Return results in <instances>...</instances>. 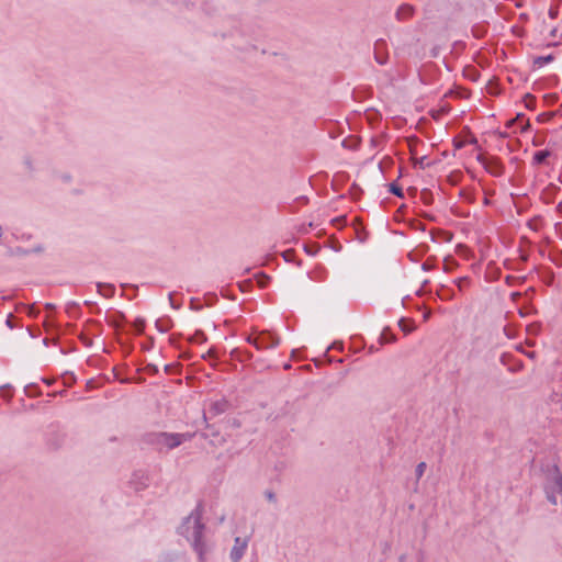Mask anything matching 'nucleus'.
I'll use <instances>...</instances> for the list:
<instances>
[{
    "label": "nucleus",
    "mask_w": 562,
    "mask_h": 562,
    "mask_svg": "<svg viewBox=\"0 0 562 562\" xmlns=\"http://www.w3.org/2000/svg\"><path fill=\"white\" fill-rule=\"evenodd\" d=\"M203 513V503L199 502L179 527V533L190 541L193 551L198 554L199 562H206V555L212 550V546L204 539L206 527L202 522Z\"/></svg>",
    "instance_id": "1"
},
{
    "label": "nucleus",
    "mask_w": 562,
    "mask_h": 562,
    "mask_svg": "<svg viewBox=\"0 0 562 562\" xmlns=\"http://www.w3.org/2000/svg\"><path fill=\"white\" fill-rule=\"evenodd\" d=\"M543 490L547 499L552 505H557V495H562V474L557 464L547 467Z\"/></svg>",
    "instance_id": "2"
},
{
    "label": "nucleus",
    "mask_w": 562,
    "mask_h": 562,
    "mask_svg": "<svg viewBox=\"0 0 562 562\" xmlns=\"http://www.w3.org/2000/svg\"><path fill=\"white\" fill-rule=\"evenodd\" d=\"M194 432H155L150 435V442L157 447H166L175 449L186 441H190L194 437Z\"/></svg>",
    "instance_id": "3"
},
{
    "label": "nucleus",
    "mask_w": 562,
    "mask_h": 562,
    "mask_svg": "<svg viewBox=\"0 0 562 562\" xmlns=\"http://www.w3.org/2000/svg\"><path fill=\"white\" fill-rule=\"evenodd\" d=\"M246 340H247V342L254 345L256 347V349H258V350L274 348L280 342L279 337L272 335L268 330H262V331L258 333V335L255 337L250 335L247 337Z\"/></svg>",
    "instance_id": "4"
},
{
    "label": "nucleus",
    "mask_w": 562,
    "mask_h": 562,
    "mask_svg": "<svg viewBox=\"0 0 562 562\" xmlns=\"http://www.w3.org/2000/svg\"><path fill=\"white\" fill-rule=\"evenodd\" d=\"M477 160L483 165L484 169L495 177H501L504 172V167L501 164L499 159L496 157L485 158L483 156H479Z\"/></svg>",
    "instance_id": "5"
},
{
    "label": "nucleus",
    "mask_w": 562,
    "mask_h": 562,
    "mask_svg": "<svg viewBox=\"0 0 562 562\" xmlns=\"http://www.w3.org/2000/svg\"><path fill=\"white\" fill-rule=\"evenodd\" d=\"M247 547L248 538L236 537L229 554L232 562H239L244 557Z\"/></svg>",
    "instance_id": "6"
},
{
    "label": "nucleus",
    "mask_w": 562,
    "mask_h": 562,
    "mask_svg": "<svg viewBox=\"0 0 562 562\" xmlns=\"http://www.w3.org/2000/svg\"><path fill=\"white\" fill-rule=\"evenodd\" d=\"M374 59L380 65H385L389 59L387 44L385 40L379 38L374 43Z\"/></svg>",
    "instance_id": "7"
},
{
    "label": "nucleus",
    "mask_w": 562,
    "mask_h": 562,
    "mask_svg": "<svg viewBox=\"0 0 562 562\" xmlns=\"http://www.w3.org/2000/svg\"><path fill=\"white\" fill-rule=\"evenodd\" d=\"M229 408V402L226 398H221L211 403L209 413L214 417L226 413Z\"/></svg>",
    "instance_id": "8"
},
{
    "label": "nucleus",
    "mask_w": 562,
    "mask_h": 562,
    "mask_svg": "<svg viewBox=\"0 0 562 562\" xmlns=\"http://www.w3.org/2000/svg\"><path fill=\"white\" fill-rule=\"evenodd\" d=\"M415 8L412 4L404 3L398 7L395 13V18L398 21H406L414 15Z\"/></svg>",
    "instance_id": "9"
},
{
    "label": "nucleus",
    "mask_w": 562,
    "mask_h": 562,
    "mask_svg": "<svg viewBox=\"0 0 562 562\" xmlns=\"http://www.w3.org/2000/svg\"><path fill=\"white\" fill-rule=\"evenodd\" d=\"M132 483L135 484L136 490L144 488L148 484V476L143 471L134 472L133 477H132Z\"/></svg>",
    "instance_id": "10"
},
{
    "label": "nucleus",
    "mask_w": 562,
    "mask_h": 562,
    "mask_svg": "<svg viewBox=\"0 0 562 562\" xmlns=\"http://www.w3.org/2000/svg\"><path fill=\"white\" fill-rule=\"evenodd\" d=\"M98 292L104 297H111L114 295L115 288L109 283H97Z\"/></svg>",
    "instance_id": "11"
},
{
    "label": "nucleus",
    "mask_w": 562,
    "mask_h": 562,
    "mask_svg": "<svg viewBox=\"0 0 562 562\" xmlns=\"http://www.w3.org/2000/svg\"><path fill=\"white\" fill-rule=\"evenodd\" d=\"M551 156V151L548 149L538 150L533 154V164L542 165L547 161V159Z\"/></svg>",
    "instance_id": "12"
},
{
    "label": "nucleus",
    "mask_w": 562,
    "mask_h": 562,
    "mask_svg": "<svg viewBox=\"0 0 562 562\" xmlns=\"http://www.w3.org/2000/svg\"><path fill=\"white\" fill-rule=\"evenodd\" d=\"M396 340L395 335L391 331L389 327H385L380 336L381 344L394 342Z\"/></svg>",
    "instance_id": "13"
},
{
    "label": "nucleus",
    "mask_w": 562,
    "mask_h": 562,
    "mask_svg": "<svg viewBox=\"0 0 562 562\" xmlns=\"http://www.w3.org/2000/svg\"><path fill=\"white\" fill-rule=\"evenodd\" d=\"M398 326L406 334L412 333L415 329L413 322H408L406 318H401L398 321Z\"/></svg>",
    "instance_id": "14"
},
{
    "label": "nucleus",
    "mask_w": 562,
    "mask_h": 562,
    "mask_svg": "<svg viewBox=\"0 0 562 562\" xmlns=\"http://www.w3.org/2000/svg\"><path fill=\"white\" fill-rule=\"evenodd\" d=\"M257 283L260 288H266L270 281V277L263 272H259L255 276Z\"/></svg>",
    "instance_id": "15"
},
{
    "label": "nucleus",
    "mask_w": 562,
    "mask_h": 562,
    "mask_svg": "<svg viewBox=\"0 0 562 562\" xmlns=\"http://www.w3.org/2000/svg\"><path fill=\"white\" fill-rule=\"evenodd\" d=\"M553 60V56L552 55H548V56H538L533 59V64L538 67H542L543 65L550 63Z\"/></svg>",
    "instance_id": "16"
},
{
    "label": "nucleus",
    "mask_w": 562,
    "mask_h": 562,
    "mask_svg": "<svg viewBox=\"0 0 562 562\" xmlns=\"http://www.w3.org/2000/svg\"><path fill=\"white\" fill-rule=\"evenodd\" d=\"M524 102H525V105L528 110H535L536 108V98L530 94V93H526L525 97H524Z\"/></svg>",
    "instance_id": "17"
},
{
    "label": "nucleus",
    "mask_w": 562,
    "mask_h": 562,
    "mask_svg": "<svg viewBox=\"0 0 562 562\" xmlns=\"http://www.w3.org/2000/svg\"><path fill=\"white\" fill-rule=\"evenodd\" d=\"M156 327L158 328L159 331L167 333L171 327L170 319H166V321L158 319L156 322Z\"/></svg>",
    "instance_id": "18"
},
{
    "label": "nucleus",
    "mask_w": 562,
    "mask_h": 562,
    "mask_svg": "<svg viewBox=\"0 0 562 562\" xmlns=\"http://www.w3.org/2000/svg\"><path fill=\"white\" fill-rule=\"evenodd\" d=\"M389 191L398 198H404L402 188L394 182L389 186Z\"/></svg>",
    "instance_id": "19"
},
{
    "label": "nucleus",
    "mask_w": 562,
    "mask_h": 562,
    "mask_svg": "<svg viewBox=\"0 0 562 562\" xmlns=\"http://www.w3.org/2000/svg\"><path fill=\"white\" fill-rule=\"evenodd\" d=\"M553 115H554L553 112L541 113L538 115L537 121L540 123H544V122L550 121L553 117Z\"/></svg>",
    "instance_id": "20"
},
{
    "label": "nucleus",
    "mask_w": 562,
    "mask_h": 562,
    "mask_svg": "<svg viewBox=\"0 0 562 562\" xmlns=\"http://www.w3.org/2000/svg\"><path fill=\"white\" fill-rule=\"evenodd\" d=\"M191 340H192V341H195V342H200V344H202V342L206 341V336L204 335V333H203V331L198 330V331L194 334V336L192 337V339H191Z\"/></svg>",
    "instance_id": "21"
},
{
    "label": "nucleus",
    "mask_w": 562,
    "mask_h": 562,
    "mask_svg": "<svg viewBox=\"0 0 562 562\" xmlns=\"http://www.w3.org/2000/svg\"><path fill=\"white\" fill-rule=\"evenodd\" d=\"M10 254L18 256H27L31 254V250L22 247H16L14 250H10Z\"/></svg>",
    "instance_id": "22"
},
{
    "label": "nucleus",
    "mask_w": 562,
    "mask_h": 562,
    "mask_svg": "<svg viewBox=\"0 0 562 562\" xmlns=\"http://www.w3.org/2000/svg\"><path fill=\"white\" fill-rule=\"evenodd\" d=\"M304 250L306 251V254L311 255V256H314L317 254V251L319 250V246L317 244H313L311 246H305L304 247Z\"/></svg>",
    "instance_id": "23"
},
{
    "label": "nucleus",
    "mask_w": 562,
    "mask_h": 562,
    "mask_svg": "<svg viewBox=\"0 0 562 562\" xmlns=\"http://www.w3.org/2000/svg\"><path fill=\"white\" fill-rule=\"evenodd\" d=\"M426 467L427 465H426L425 462H420V463L417 464V467H416V476H417L418 480L424 475Z\"/></svg>",
    "instance_id": "24"
},
{
    "label": "nucleus",
    "mask_w": 562,
    "mask_h": 562,
    "mask_svg": "<svg viewBox=\"0 0 562 562\" xmlns=\"http://www.w3.org/2000/svg\"><path fill=\"white\" fill-rule=\"evenodd\" d=\"M285 261H292L294 259L295 252L293 249H288L282 254Z\"/></svg>",
    "instance_id": "25"
},
{
    "label": "nucleus",
    "mask_w": 562,
    "mask_h": 562,
    "mask_svg": "<svg viewBox=\"0 0 562 562\" xmlns=\"http://www.w3.org/2000/svg\"><path fill=\"white\" fill-rule=\"evenodd\" d=\"M265 496L267 498L268 502L270 503H276L277 502V496L274 494V492L268 490L265 492Z\"/></svg>",
    "instance_id": "26"
},
{
    "label": "nucleus",
    "mask_w": 562,
    "mask_h": 562,
    "mask_svg": "<svg viewBox=\"0 0 562 562\" xmlns=\"http://www.w3.org/2000/svg\"><path fill=\"white\" fill-rule=\"evenodd\" d=\"M422 200L424 203L429 204L431 202V193L428 190L422 192Z\"/></svg>",
    "instance_id": "27"
},
{
    "label": "nucleus",
    "mask_w": 562,
    "mask_h": 562,
    "mask_svg": "<svg viewBox=\"0 0 562 562\" xmlns=\"http://www.w3.org/2000/svg\"><path fill=\"white\" fill-rule=\"evenodd\" d=\"M5 324L7 326L10 328V329H13L16 327V325L14 324V316L12 314H10L5 321Z\"/></svg>",
    "instance_id": "28"
},
{
    "label": "nucleus",
    "mask_w": 562,
    "mask_h": 562,
    "mask_svg": "<svg viewBox=\"0 0 562 562\" xmlns=\"http://www.w3.org/2000/svg\"><path fill=\"white\" fill-rule=\"evenodd\" d=\"M203 419L205 422V427L211 430V435L212 436H217L218 431L214 430L213 427L210 424H207V417H206L205 413L203 414Z\"/></svg>",
    "instance_id": "29"
},
{
    "label": "nucleus",
    "mask_w": 562,
    "mask_h": 562,
    "mask_svg": "<svg viewBox=\"0 0 562 562\" xmlns=\"http://www.w3.org/2000/svg\"><path fill=\"white\" fill-rule=\"evenodd\" d=\"M145 326V322L143 319H137L135 327L138 333H142Z\"/></svg>",
    "instance_id": "30"
},
{
    "label": "nucleus",
    "mask_w": 562,
    "mask_h": 562,
    "mask_svg": "<svg viewBox=\"0 0 562 562\" xmlns=\"http://www.w3.org/2000/svg\"><path fill=\"white\" fill-rule=\"evenodd\" d=\"M524 117V114L518 113L515 119L508 121L507 126H513L517 121L521 120Z\"/></svg>",
    "instance_id": "31"
},
{
    "label": "nucleus",
    "mask_w": 562,
    "mask_h": 562,
    "mask_svg": "<svg viewBox=\"0 0 562 562\" xmlns=\"http://www.w3.org/2000/svg\"><path fill=\"white\" fill-rule=\"evenodd\" d=\"M169 301H170L171 307H173L175 310H179L180 308L181 305L175 303L173 297H172V293L169 294Z\"/></svg>",
    "instance_id": "32"
},
{
    "label": "nucleus",
    "mask_w": 562,
    "mask_h": 562,
    "mask_svg": "<svg viewBox=\"0 0 562 562\" xmlns=\"http://www.w3.org/2000/svg\"><path fill=\"white\" fill-rule=\"evenodd\" d=\"M72 308H79V304L77 302H69L67 304V311L70 313Z\"/></svg>",
    "instance_id": "33"
},
{
    "label": "nucleus",
    "mask_w": 562,
    "mask_h": 562,
    "mask_svg": "<svg viewBox=\"0 0 562 562\" xmlns=\"http://www.w3.org/2000/svg\"><path fill=\"white\" fill-rule=\"evenodd\" d=\"M465 282H469L468 278H460V279L457 280V285L459 286V289H462V285Z\"/></svg>",
    "instance_id": "34"
},
{
    "label": "nucleus",
    "mask_w": 562,
    "mask_h": 562,
    "mask_svg": "<svg viewBox=\"0 0 562 562\" xmlns=\"http://www.w3.org/2000/svg\"><path fill=\"white\" fill-rule=\"evenodd\" d=\"M9 390H10V386H9V385H5V386L0 387V395H1V396H8V395H7V391H9Z\"/></svg>",
    "instance_id": "35"
},
{
    "label": "nucleus",
    "mask_w": 562,
    "mask_h": 562,
    "mask_svg": "<svg viewBox=\"0 0 562 562\" xmlns=\"http://www.w3.org/2000/svg\"><path fill=\"white\" fill-rule=\"evenodd\" d=\"M44 248L42 246H36L33 249H31V252H42Z\"/></svg>",
    "instance_id": "36"
},
{
    "label": "nucleus",
    "mask_w": 562,
    "mask_h": 562,
    "mask_svg": "<svg viewBox=\"0 0 562 562\" xmlns=\"http://www.w3.org/2000/svg\"><path fill=\"white\" fill-rule=\"evenodd\" d=\"M557 13H558V12H557V10H554V9H550V11H549V14H550V16H551L552 19H554V18L557 16Z\"/></svg>",
    "instance_id": "37"
},
{
    "label": "nucleus",
    "mask_w": 562,
    "mask_h": 562,
    "mask_svg": "<svg viewBox=\"0 0 562 562\" xmlns=\"http://www.w3.org/2000/svg\"><path fill=\"white\" fill-rule=\"evenodd\" d=\"M529 127H530V123H529V121H527L526 125L521 127V132L527 131V128H529Z\"/></svg>",
    "instance_id": "38"
},
{
    "label": "nucleus",
    "mask_w": 562,
    "mask_h": 562,
    "mask_svg": "<svg viewBox=\"0 0 562 562\" xmlns=\"http://www.w3.org/2000/svg\"><path fill=\"white\" fill-rule=\"evenodd\" d=\"M191 308L195 310V311H199V310H201V306L194 305L193 301H191Z\"/></svg>",
    "instance_id": "39"
},
{
    "label": "nucleus",
    "mask_w": 562,
    "mask_h": 562,
    "mask_svg": "<svg viewBox=\"0 0 562 562\" xmlns=\"http://www.w3.org/2000/svg\"><path fill=\"white\" fill-rule=\"evenodd\" d=\"M45 307H46L47 310H53L55 306H54L52 303H47V304L45 305Z\"/></svg>",
    "instance_id": "40"
},
{
    "label": "nucleus",
    "mask_w": 562,
    "mask_h": 562,
    "mask_svg": "<svg viewBox=\"0 0 562 562\" xmlns=\"http://www.w3.org/2000/svg\"><path fill=\"white\" fill-rule=\"evenodd\" d=\"M30 387H31V386H26V387H25V392H26V394H27L29 396H32V393H31V391H30Z\"/></svg>",
    "instance_id": "41"
},
{
    "label": "nucleus",
    "mask_w": 562,
    "mask_h": 562,
    "mask_svg": "<svg viewBox=\"0 0 562 562\" xmlns=\"http://www.w3.org/2000/svg\"><path fill=\"white\" fill-rule=\"evenodd\" d=\"M423 269H424V270H427V269H428L427 263H424V265H423Z\"/></svg>",
    "instance_id": "42"
},
{
    "label": "nucleus",
    "mask_w": 562,
    "mask_h": 562,
    "mask_svg": "<svg viewBox=\"0 0 562 562\" xmlns=\"http://www.w3.org/2000/svg\"><path fill=\"white\" fill-rule=\"evenodd\" d=\"M451 268V265L446 263V270H449Z\"/></svg>",
    "instance_id": "43"
},
{
    "label": "nucleus",
    "mask_w": 562,
    "mask_h": 562,
    "mask_svg": "<svg viewBox=\"0 0 562 562\" xmlns=\"http://www.w3.org/2000/svg\"><path fill=\"white\" fill-rule=\"evenodd\" d=\"M451 268V265L446 263V270H449Z\"/></svg>",
    "instance_id": "44"
},
{
    "label": "nucleus",
    "mask_w": 562,
    "mask_h": 562,
    "mask_svg": "<svg viewBox=\"0 0 562 562\" xmlns=\"http://www.w3.org/2000/svg\"><path fill=\"white\" fill-rule=\"evenodd\" d=\"M85 304H86V305H92V302H90V301H86V302H85Z\"/></svg>",
    "instance_id": "45"
},
{
    "label": "nucleus",
    "mask_w": 562,
    "mask_h": 562,
    "mask_svg": "<svg viewBox=\"0 0 562 562\" xmlns=\"http://www.w3.org/2000/svg\"><path fill=\"white\" fill-rule=\"evenodd\" d=\"M69 178H70L69 176H65V177H64V180H65V181H68V180H69Z\"/></svg>",
    "instance_id": "46"
}]
</instances>
